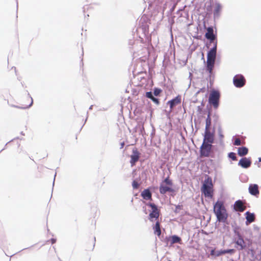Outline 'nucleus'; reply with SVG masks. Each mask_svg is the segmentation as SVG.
I'll list each match as a JSON object with an SVG mask.
<instances>
[{
  "label": "nucleus",
  "instance_id": "f257e3e1",
  "mask_svg": "<svg viewBox=\"0 0 261 261\" xmlns=\"http://www.w3.org/2000/svg\"><path fill=\"white\" fill-rule=\"evenodd\" d=\"M205 37L210 40L211 44H213V47L207 53L206 64V70L210 74H211L215 64L217 49V42L215 41L216 37L214 34V30L212 28H207Z\"/></svg>",
  "mask_w": 261,
  "mask_h": 261
},
{
  "label": "nucleus",
  "instance_id": "f03ea898",
  "mask_svg": "<svg viewBox=\"0 0 261 261\" xmlns=\"http://www.w3.org/2000/svg\"><path fill=\"white\" fill-rule=\"evenodd\" d=\"M214 211L219 222H225L226 221L228 215L223 201H217L216 202L214 205Z\"/></svg>",
  "mask_w": 261,
  "mask_h": 261
},
{
  "label": "nucleus",
  "instance_id": "7ed1b4c3",
  "mask_svg": "<svg viewBox=\"0 0 261 261\" xmlns=\"http://www.w3.org/2000/svg\"><path fill=\"white\" fill-rule=\"evenodd\" d=\"M201 190L205 197H213L214 190L211 177L208 176L206 177L204 181Z\"/></svg>",
  "mask_w": 261,
  "mask_h": 261
},
{
  "label": "nucleus",
  "instance_id": "20e7f679",
  "mask_svg": "<svg viewBox=\"0 0 261 261\" xmlns=\"http://www.w3.org/2000/svg\"><path fill=\"white\" fill-rule=\"evenodd\" d=\"M159 190L162 194H165L167 192L172 193L174 191L173 188V182L169 176L161 183Z\"/></svg>",
  "mask_w": 261,
  "mask_h": 261
},
{
  "label": "nucleus",
  "instance_id": "39448f33",
  "mask_svg": "<svg viewBox=\"0 0 261 261\" xmlns=\"http://www.w3.org/2000/svg\"><path fill=\"white\" fill-rule=\"evenodd\" d=\"M220 98V92L217 90H213L210 94L208 102L212 105L215 109H217L219 105Z\"/></svg>",
  "mask_w": 261,
  "mask_h": 261
},
{
  "label": "nucleus",
  "instance_id": "423d86ee",
  "mask_svg": "<svg viewBox=\"0 0 261 261\" xmlns=\"http://www.w3.org/2000/svg\"><path fill=\"white\" fill-rule=\"evenodd\" d=\"M212 148V144L203 142L200 148L201 156H209L211 153Z\"/></svg>",
  "mask_w": 261,
  "mask_h": 261
},
{
  "label": "nucleus",
  "instance_id": "0eeeda50",
  "mask_svg": "<svg viewBox=\"0 0 261 261\" xmlns=\"http://www.w3.org/2000/svg\"><path fill=\"white\" fill-rule=\"evenodd\" d=\"M233 83L237 88L243 87L246 84V80L242 74H237L233 78Z\"/></svg>",
  "mask_w": 261,
  "mask_h": 261
},
{
  "label": "nucleus",
  "instance_id": "6e6552de",
  "mask_svg": "<svg viewBox=\"0 0 261 261\" xmlns=\"http://www.w3.org/2000/svg\"><path fill=\"white\" fill-rule=\"evenodd\" d=\"M147 205L150 206L152 209L151 212L149 215V219L151 221H152L153 218H155V219H158L160 216V211L157 206L152 203H149Z\"/></svg>",
  "mask_w": 261,
  "mask_h": 261
},
{
  "label": "nucleus",
  "instance_id": "1a4fd4ad",
  "mask_svg": "<svg viewBox=\"0 0 261 261\" xmlns=\"http://www.w3.org/2000/svg\"><path fill=\"white\" fill-rule=\"evenodd\" d=\"M214 141V135L210 129H205L203 142L212 144Z\"/></svg>",
  "mask_w": 261,
  "mask_h": 261
},
{
  "label": "nucleus",
  "instance_id": "9d476101",
  "mask_svg": "<svg viewBox=\"0 0 261 261\" xmlns=\"http://www.w3.org/2000/svg\"><path fill=\"white\" fill-rule=\"evenodd\" d=\"M22 103L21 108L27 109L31 107L33 102V98L29 95H28L24 97L22 100Z\"/></svg>",
  "mask_w": 261,
  "mask_h": 261
},
{
  "label": "nucleus",
  "instance_id": "9b49d317",
  "mask_svg": "<svg viewBox=\"0 0 261 261\" xmlns=\"http://www.w3.org/2000/svg\"><path fill=\"white\" fill-rule=\"evenodd\" d=\"M234 233L238 237V239L235 242L236 244L240 247V250L244 249L246 247V244L243 237L238 231L235 230Z\"/></svg>",
  "mask_w": 261,
  "mask_h": 261
},
{
  "label": "nucleus",
  "instance_id": "f8f14e48",
  "mask_svg": "<svg viewBox=\"0 0 261 261\" xmlns=\"http://www.w3.org/2000/svg\"><path fill=\"white\" fill-rule=\"evenodd\" d=\"M132 152L133 154L130 155V163L132 166H133L138 161L140 153L136 148H133Z\"/></svg>",
  "mask_w": 261,
  "mask_h": 261
},
{
  "label": "nucleus",
  "instance_id": "ddd939ff",
  "mask_svg": "<svg viewBox=\"0 0 261 261\" xmlns=\"http://www.w3.org/2000/svg\"><path fill=\"white\" fill-rule=\"evenodd\" d=\"M251 164V159L247 158H242L238 163V165L244 168H249Z\"/></svg>",
  "mask_w": 261,
  "mask_h": 261
},
{
  "label": "nucleus",
  "instance_id": "4468645a",
  "mask_svg": "<svg viewBox=\"0 0 261 261\" xmlns=\"http://www.w3.org/2000/svg\"><path fill=\"white\" fill-rule=\"evenodd\" d=\"M181 96L180 95L177 96L174 99L168 101L167 103L170 105V111H171L176 105H178L181 103Z\"/></svg>",
  "mask_w": 261,
  "mask_h": 261
},
{
  "label": "nucleus",
  "instance_id": "2eb2a0df",
  "mask_svg": "<svg viewBox=\"0 0 261 261\" xmlns=\"http://www.w3.org/2000/svg\"><path fill=\"white\" fill-rule=\"evenodd\" d=\"M246 207L244 205V203L241 200L236 201L234 204V209L238 212H242L244 211Z\"/></svg>",
  "mask_w": 261,
  "mask_h": 261
},
{
  "label": "nucleus",
  "instance_id": "dca6fc26",
  "mask_svg": "<svg viewBox=\"0 0 261 261\" xmlns=\"http://www.w3.org/2000/svg\"><path fill=\"white\" fill-rule=\"evenodd\" d=\"M249 193L252 195H256L259 194L258 187L256 184H251L249 187Z\"/></svg>",
  "mask_w": 261,
  "mask_h": 261
},
{
  "label": "nucleus",
  "instance_id": "f3484780",
  "mask_svg": "<svg viewBox=\"0 0 261 261\" xmlns=\"http://www.w3.org/2000/svg\"><path fill=\"white\" fill-rule=\"evenodd\" d=\"M141 196L145 200L151 199V193L148 189H145L141 193Z\"/></svg>",
  "mask_w": 261,
  "mask_h": 261
},
{
  "label": "nucleus",
  "instance_id": "a211bd4d",
  "mask_svg": "<svg viewBox=\"0 0 261 261\" xmlns=\"http://www.w3.org/2000/svg\"><path fill=\"white\" fill-rule=\"evenodd\" d=\"M153 229L154 230V234H156L158 236H160L161 234V230L160 228V223L158 221L156 222L155 225L153 227Z\"/></svg>",
  "mask_w": 261,
  "mask_h": 261
},
{
  "label": "nucleus",
  "instance_id": "6ab92c4d",
  "mask_svg": "<svg viewBox=\"0 0 261 261\" xmlns=\"http://www.w3.org/2000/svg\"><path fill=\"white\" fill-rule=\"evenodd\" d=\"M248 152V149L246 147H239L238 149V154L240 156L246 155Z\"/></svg>",
  "mask_w": 261,
  "mask_h": 261
},
{
  "label": "nucleus",
  "instance_id": "aec40b11",
  "mask_svg": "<svg viewBox=\"0 0 261 261\" xmlns=\"http://www.w3.org/2000/svg\"><path fill=\"white\" fill-rule=\"evenodd\" d=\"M246 220L247 221L251 223L255 220V216L252 213H250L249 212H246Z\"/></svg>",
  "mask_w": 261,
  "mask_h": 261
},
{
  "label": "nucleus",
  "instance_id": "412c9836",
  "mask_svg": "<svg viewBox=\"0 0 261 261\" xmlns=\"http://www.w3.org/2000/svg\"><path fill=\"white\" fill-rule=\"evenodd\" d=\"M211 125V119L210 114H208L207 116V117L206 119L205 129H210Z\"/></svg>",
  "mask_w": 261,
  "mask_h": 261
},
{
  "label": "nucleus",
  "instance_id": "4be33fe9",
  "mask_svg": "<svg viewBox=\"0 0 261 261\" xmlns=\"http://www.w3.org/2000/svg\"><path fill=\"white\" fill-rule=\"evenodd\" d=\"M181 241V239L177 236H173L171 237V243L175 244L179 243Z\"/></svg>",
  "mask_w": 261,
  "mask_h": 261
},
{
  "label": "nucleus",
  "instance_id": "5701e85b",
  "mask_svg": "<svg viewBox=\"0 0 261 261\" xmlns=\"http://www.w3.org/2000/svg\"><path fill=\"white\" fill-rule=\"evenodd\" d=\"M244 144V143H242L239 138H236L233 142V145L236 146H239L241 144Z\"/></svg>",
  "mask_w": 261,
  "mask_h": 261
},
{
  "label": "nucleus",
  "instance_id": "b1692460",
  "mask_svg": "<svg viewBox=\"0 0 261 261\" xmlns=\"http://www.w3.org/2000/svg\"><path fill=\"white\" fill-rule=\"evenodd\" d=\"M228 156L233 161H236L237 160L236 153L234 152H230L228 154Z\"/></svg>",
  "mask_w": 261,
  "mask_h": 261
},
{
  "label": "nucleus",
  "instance_id": "393cba45",
  "mask_svg": "<svg viewBox=\"0 0 261 261\" xmlns=\"http://www.w3.org/2000/svg\"><path fill=\"white\" fill-rule=\"evenodd\" d=\"M132 186L134 189H137L139 188V184H138V182L137 181L134 180L132 183Z\"/></svg>",
  "mask_w": 261,
  "mask_h": 261
},
{
  "label": "nucleus",
  "instance_id": "a878e982",
  "mask_svg": "<svg viewBox=\"0 0 261 261\" xmlns=\"http://www.w3.org/2000/svg\"><path fill=\"white\" fill-rule=\"evenodd\" d=\"M161 92L162 90L160 89L155 88L154 90L153 93L155 96H158L161 93Z\"/></svg>",
  "mask_w": 261,
  "mask_h": 261
},
{
  "label": "nucleus",
  "instance_id": "bb28decb",
  "mask_svg": "<svg viewBox=\"0 0 261 261\" xmlns=\"http://www.w3.org/2000/svg\"><path fill=\"white\" fill-rule=\"evenodd\" d=\"M146 96L147 98H149L150 99H151L153 96L152 95V94L151 92H147L146 93Z\"/></svg>",
  "mask_w": 261,
  "mask_h": 261
},
{
  "label": "nucleus",
  "instance_id": "cd10ccee",
  "mask_svg": "<svg viewBox=\"0 0 261 261\" xmlns=\"http://www.w3.org/2000/svg\"><path fill=\"white\" fill-rule=\"evenodd\" d=\"M151 99L157 105L159 104L160 103L159 100L154 97H153Z\"/></svg>",
  "mask_w": 261,
  "mask_h": 261
},
{
  "label": "nucleus",
  "instance_id": "c85d7f7f",
  "mask_svg": "<svg viewBox=\"0 0 261 261\" xmlns=\"http://www.w3.org/2000/svg\"><path fill=\"white\" fill-rule=\"evenodd\" d=\"M221 9V6L219 5H218L216 8L215 11L216 13H218Z\"/></svg>",
  "mask_w": 261,
  "mask_h": 261
},
{
  "label": "nucleus",
  "instance_id": "c756f323",
  "mask_svg": "<svg viewBox=\"0 0 261 261\" xmlns=\"http://www.w3.org/2000/svg\"><path fill=\"white\" fill-rule=\"evenodd\" d=\"M48 242H50L52 244H54V243H55L56 242V239H54V238H52L51 239H50Z\"/></svg>",
  "mask_w": 261,
  "mask_h": 261
},
{
  "label": "nucleus",
  "instance_id": "7c9ffc66",
  "mask_svg": "<svg viewBox=\"0 0 261 261\" xmlns=\"http://www.w3.org/2000/svg\"><path fill=\"white\" fill-rule=\"evenodd\" d=\"M221 255H222V254H221V250L216 251V256H220Z\"/></svg>",
  "mask_w": 261,
  "mask_h": 261
},
{
  "label": "nucleus",
  "instance_id": "2f4dec72",
  "mask_svg": "<svg viewBox=\"0 0 261 261\" xmlns=\"http://www.w3.org/2000/svg\"><path fill=\"white\" fill-rule=\"evenodd\" d=\"M234 252L233 249H228L226 250V253H232Z\"/></svg>",
  "mask_w": 261,
  "mask_h": 261
},
{
  "label": "nucleus",
  "instance_id": "473e14b6",
  "mask_svg": "<svg viewBox=\"0 0 261 261\" xmlns=\"http://www.w3.org/2000/svg\"><path fill=\"white\" fill-rule=\"evenodd\" d=\"M211 255L216 256V251H215V250H212L211 251Z\"/></svg>",
  "mask_w": 261,
  "mask_h": 261
},
{
  "label": "nucleus",
  "instance_id": "72a5a7b5",
  "mask_svg": "<svg viewBox=\"0 0 261 261\" xmlns=\"http://www.w3.org/2000/svg\"><path fill=\"white\" fill-rule=\"evenodd\" d=\"M221 252L222 255L225 254L226 253V250H221Z\"/></svg>",
  "mask_w": 261,
  "mask_h": 261
},
{
  "label": "nucleus",
  "instance_id": "f704fd0d",
  "mask_svg": "<svg viewBox=\"0 0 261 261\" xmlns=\"http://www.w3.org/2000/svg\"><path fill=\"white\" fill-rule=\"evenodd\" d=\"M259 161L261 162V158H259Z\"/></svg>",
  "mask_w": 261,
  "mask_h": 261
}]
</instances>
